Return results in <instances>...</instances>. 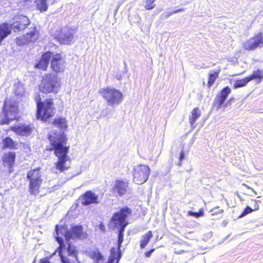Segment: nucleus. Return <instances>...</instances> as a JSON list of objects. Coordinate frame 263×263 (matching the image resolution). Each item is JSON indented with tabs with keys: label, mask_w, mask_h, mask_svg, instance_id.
<instances>
[{
	"label": "nucleus",
	"mask_w": 263,
	"mask_h": 263,
	"mask_svg": "<svg viewBox=\"0 0 263 263\" xmlns=\"http://www.w3.org/2000/svg\"><path fill=\"white\" fill-rule=\"evenodd\" d=\"M40 170L39 168L31 170L27 174V178L29 180L30 193L35 196L39 193V189L43 181Z\"/></svg>",
	"instance_id": "6e6552de"
},
{
	"label": "nucleus",
	"mask_w": 263,
	"mask_h": 263,
	"mask_svg": "<svg viewBox=\"0 0 263 263\" xmlns=\"http://www.w3.org/2000/svg\"><path fill=\"white\" fill-rule=\"evenodd\" d=\"M223 212V210H220L217 212H215L213 213H212V216H214L215 215L218 214H222Z\"/></svg>",
	"instance_id": "a19ab883"
},
{
	"label": "nucleus",
	"mask_w": 263,
	"mask_h": 263,
	"mask_svg": "<svg viewBox=\"0 0 263 263\" xmlns=\"http://www.w3.org/2000/svg\"><path fill=\"white\" fill-rule=\"evenodd\" d=\"M252 211V209L249 206H247L246 208L245 209L242 213L240 216V217H242L243 216H245L247 214L251 213Z\"/></svg>",
	"instance_id": "f704fd0d"
},
{
	"label": "nucleus",
	"mask_w": 263,
	"mask_h": 263,
	"mask_svg": "<svg viewBox=\"0 0 263 263\" xmlns=\"http://www.w3.org/2000/svg\"><path fill=\"white\" fill-rule=\"evenodd\" d=\"M60 82L57 77L53 73L44 76L40 85V90L43 93H57L60 87Z\"/></svg>",
	"instance_id": "0eeeda50"
},
{
	"label": "nucleus",
	"mask_w": 263,
	"mask_h": 263,
	"mask_svg": "<svg viewBox=\"0 0 263 263\" xmlns=\"http://www.w3.org/2000/svg\"><path fill=\"white\" fill-rule=\"evenodd\" d=\"M74 30L67 27L61 29V33L58 36V40L61 44L69 45L74 41Z\"/></svg>",
	"instance_id": "f8f14e48"
},
{
	"label": "nucleus",
	"mask_w": 263,
	"mask_h": 263,
	"mask_svg": "<svg viewBox=\"0 0 263 263\" xmlns=\"http://www.w3.org/2000/svg\"><path fill=\"white\" fill-rule=\"evenodd\" d=\"M130 21L133 22V23H139L141 21V17L139 16V14H136L130 16Z\"/></svg>",
	"instance_id": "72a5a7b5"
},
{
	"label": "nucleus",
	"mask_w": 263,
	"mask_h": 263,
	"mask_svg": "<svg viewBox=\"0 0 263 263\" xmlns=\"http://www.w3.org/2000/svg\"><path fill=\"white\" fill-rule=\"evenodd\" d=\"M13 89L15 95L19 97H22L25 94V91L24 86L20 82L14 83Z\"/></svg>",
	"instance_id": "393cba45"
},
{
	"label": "nucleus",
	"mask_w": 263,
	"mask_h": 263,
	"mask_svg": "<svg viewBox=\"0 0 263 263\" xmlns=\"http://www.w3.org/2000/svg\"><path fill=\"white\" fill-rule=\"evenodd\" d=\"M219 72L216 71H211L209 74L208 85L209 87L211 86L215 82L216 79L218 77Z\"/></svg>",
	"instance_id": "cd10ccee"
},
{
	"label": "nucleus",
	"mask_w": 263,
	"mask_h": 263,
	"mask_svg": "<svg viewBox=\"0 0 263 263\" xmlns=\"http://www.w3.org/2000/svg\"><path fill=\"white\" fill-rule=\"evenodd\" d=\"M51 59V68L52 70L56 73L64 72L66 68V62L61 55L59 53L54 54L52 52Z\"/></svg>",
	"instance_id": "9b49d317"
},
{
	"label": "nucleus",
	"mask_w": 263,
	"mask_h": 263,
	"mask_svg": "<svg viewBox=\"0 0 263 263\" xmlns=\"http://www.w3.org/2000/svg\"><path fill=\"white\" fill-rule=\"evenodd\" d=\"M243 185L246 186H247V185L246 184H243Z\"/></svg>",
	"instance_id": "3c124183"
},
{
	"label": "nucleus",
	"mask_w": 263,
	"mask_h": 263,
	"mask_svg": "<svg viewBox=\"0 0 263 263\" xmlns=\"http://www.w3.org/2000/svg\"><path fill=\"white\" fill-rule=\"evenodd\" d=\"M55 237L60 246L57 249L62 263H70L65 256L66 255L77 259L78 251L77 247L70 242V240L84 239L86 238L87 234L83 231L81 226H74L69 230H66L63 226L55 227Z\"/></svg>",
	"instance_id": "f257e3e1"
},
{
	"label": "nucleus",
	"mask_w": 263,
	"mask_h": 263,
	"mask_svg": "<svg viewBox=\"0 0 263 263\" xmlns=\"http://www.w3.org/2000/svg\"><path fill=\"white\" fill-rule=\"evenodd\" d=\"M149 174L148 166L142 164L137 165L133 171V181L137 184H141L147 180Z\"/></svg>",
	"instance_id": "1a4fd4ad"
},
{
	"label": "nucleus",
	"mask_w": 263,
	"mask_h": 263,
	"mask_svg": "<svg viewBox=\"0 0 263 263\" xmlns=\"http://www.w3.org/2000/svg\"><path fill=\"white\" fill-rule=\"evenodd\" d=\"M184 252V251L183 250H176L174 253L176 254H180L183 253Z\"/></svg>",
	"instance_id": "c03bdc74"
},
{
	"label": "nucleus",
	"mask_w": 263,
	"mask_h": 263,
	"mask_svg": "<svg viewBox=\"0 0 263 263\" xmlns=\"http://www.w3.org/2000/svg\"><path fill=\"white\" fill-rule=\"evenodd\" d=\"M218 206H216V207H215V208H214L213 209H212V210H210V212H213V211H214V210L215 209H218Z\"/></svg>",
	"instance_id": "49530a36"
},
{
	"label": "nucleus",
	"mask_w": 263,
	"mask_h": 263,
	"mask_svg": "<svg viewBox=\"0 0 263 263\" xmlns=\"http://www.w3.org/2000/svg\"><path fill=\"white\" fill-rule=\"evenodd\" d=\"M33 126L31 125H22L16 128L15 132L23 136H29L32 132Z\"/></svg>",
	"instance_id": "412c9836"
},
{
	"label": "nucleus",
	"mask_w": 263,
	"mask_h": 263,
	"mask_svg": "<svg viewBox=\"0 0 263 263\" xmlns=\"http://www.w3.org/2000/svg\"><path fill=\"white\" fill-rule=\"evenodd\" d=\"M184 10H185L184 8H181V9H179L174 10V11H172V12L173 13V14H175V13H178L180 12H183L184 11Z\"/></svg>",
	"instance_id": "58836bf2"
},
{
	"label": "nucleus",
	"mask_w": 263,
	"mask_h": 263,
	"mask_svg": "<svg viewBox=\"0 0 263 263\" xmlns=\"http://www.w3.org/2000/svg\"><path fill=\"white\" fill-rule=\"evenodd\" d=\"M188 215L198 218L203 215V211L201 209L199 210V212H194L190 211L188 212Z\"/></svg>",
	"instance_id": "473e14b6"
},
{
	"label": "nucleus",
	"mask_w": 263,
	"mask_h": 263,
	"mask_svg": "<svg viewBox=\"0 0 263 263\" xmlns=\"http://www.w3.org/2000/svg\"><path fill=\"white\" fill-rule=\"evenodd\" d=\"M40 263H50V261L46 258H42L40 260Z\"/></svg>",
	"instance_id": "ea45409f"
},
{
	"label": "nucleus",
	"mask_w": 263,
	"mask_h": 263,
	"mask_svg": "<svg viewBox=\"0 0 263 263\" xmlns=\"http://www.w3.org/2000/svg\"><path fill=\"white\" fill-rule=\"evenodd\" d=\"M83 205H88L90 204H98L100 203L98 196L91 191L86 192L79 198Z\"/></svg>",
	"instance_id": "4468645a"
},
{
	"label": "nucleus",
	"mask_w": 263,
	"mask_h": 263,
	"mask_svg": "<svg viewBox=\"0 0 263 263\" xmlns=\"http://www.w3.org/2000/svg\"><path fill=\"white\" fill-rule=\"evenodd\" d=\"M65 119L58 118L54 121L55 126L60 129L58 134L54 133V135H49V140L51 147L48 148L49 151H54V154L58 158L55 163V168L60 172L68 170L70 167V158L67 155L69 146L64 144L67 138L64 134V130L67 128Z\"/></svg>",
	"instance_id": "f03ea898"
},
{
	"label": "nucleus",
	"mask_w": 263,
	"mask_h": 263,
	"mask_svg": "<svg viewBox=\"0 0 263 263\" xmlns=\"http://www.w3.org/2000/svg\"><path fill=\"white\" fill-rule=\"evenodd\" d=\"M201 112L199 108H195L191 112V115L189 117L190 123L193 125L196 122V120L200 117Z\"/></svg>",
	"instance_id": "b1692460"
},
{
	"label": "nucleus",
	"mask_w": 263,
	"mask_h": 263,
	"mask_svg": "<svg viewBox=\"0 0 263 263\" xmlns=\"http://www.w3.org/2000/svg\"><path fill=\"white\" fill-rule=\"evenodd\" d=\"M156 0H146L145 8L146 10H151L155 8V2Z\"/></svg>",
	"instance_id": "7c9ffc66"
},
{
	"label": "nucleus",
	"mask_w": 263,
	"mask_h": 263,
	"mask_svg": "<svg viewBox=\"0 0 263 263\" xmlns=\"http://www.w3.org/2000/svg\"><path fill=\"white\" fill-rule=\"evenodd\" d=\"M128 190V182L123 180H117L115 182L112 190L114 193L117 194L119 196H122L126 194Z\"/></svg>",
	"instance_id": "2eb2a0df"
},
{
	"label": "nucleus",
	"mask_w": 263,
	"mask_h": 263,
	"mask_svg": "<svg viewBox=\"0 0 263 263\" xmlns=\"http://www.w3.org/2000/svg\"><path fill=\"white\" fill-rule=\"evenodd\" d=\"M12 24L7 23L0 25V40L3 41L11 32Z\"/></svg>",
	"instance_id": "a211bd4d"
},
{
	"label": "nucleus",
	"mask_w": 263,
	"mask_h": 263,
	"mask_svg": "<svg viewBox=\"0 0 263 263\" xmlns=\"http://www.w3.org/2000/svg\"><path fill=\"white\" fill-rule=\"evenodd\" d=\"M18 114V106L13 101L6 99L4 102L3 111L1 115L0 124H7L14 120Z\"/></svg>",
	"instance_id": "423d86ee"
},
{
	"label": "nucleus",
	"mask_w": 263,
	"mask_h": 263,
	"mask_svg": "<svg viewBox=\"0 0 263 263\" xmlns=\"http://www.w3.org/2000/svg\"><path fill=\"white\" fill-rule=\"evenodd\" d=\"M15 159V153L13 152H8L6 154L4 158V163L5 165H8L9 172H12V167L14 163Z\"/></svg>",
	"instance_id": "6ab92c4d"
},
{
	"label": "nucleus",
	"mask_w": 263,
	"mask_h": 263,
	"mask_svg": "<svg viewBox=\"0 0 263 263\" xmlns=\"http://www.w3.org/2000/svg\"><path fill=\"white\" fill-rule=\"evenodd\" d=\"M263 78V72L261 70L257 69L253 72L250 76L245 79L237 80L234 84V87L237 88L242 87L246 85V84L251 80H255L257 83H260Z\"/></svg>",
	"instance_id": "9d476101"
},
{
	"label": "nucleus",
	"mask_w": 263,
	"mask_h": 263,
	"mask_svg": "<svg viewBox=\"0 0 263 263\" xmlns=\"http://www.w3.org/2000/svg\"><path fill=\"white\" fill-rule=\"evenodd\" d=\"M34 3L36 9L41 13H43L48 9L49 0H35Z\"/></svg>",
	"instance_id": "aec40b11"
},
{
	"label": "nucleus",
	"mask_w": 263,
	"mask_h": 263,
	"mask_svg": "<svg viewBox=\"0 0 263 263\" xmlns=\"http://www.w3.org/2000/svg\"><path fill=\"white\" fill-rule=\"evenodd\" d=\"M99 228L100 229V230H101L102 231H105V227L104 226V224L102 223H101L99 225Z\"/></svg>",
	"instance_id": "79ce46f5"
},
{
	"label": "nucleus",
	"mask_w": 263,
	"mask_h": 263,
	"mask_svg": "<svg viewBox=\"0 0 263 263\" xmlns=\"http://www.w3.org/2000/svg\"><path fill=\"white\" fill-rule=\"evenodd\" d=\"M25 35L27 37V40H28L29 42H33L38 39L39 36V31L36 27H34Z\"/></svg>",
	"instance_id": "4be33fe9"
},
{
	"label": "nucleus",
	"mask_w": 263,
	"mask_h": 263,
	"mask_svg": "<svg viewBox=\"0 0 263 263\" xmlns=\"http://www.w3.org/2000/svg\"><path fill=\"white\" fill-rule=\"evenodd\" d=\"M3 147L4 148H9L10 149H15L16 144L13 140L10 137H6L3 140Z\"/></svg>",
	"instance_id": "a878e982"
},
{
	"label": "nucleus",
	"mask_w": 263,
	"mask_h": 263,
	"mask_svg": "<svg viewBox=\"0 0 263 263\" xmlns=\"http://www.w3.org/2000/svg\"><path fill=\"white\" fill-rule=\"evenodd\" d=\"M258 206H257V208H255V209L257 210V209H258Z\"/></svg>",
	"instance_id": "8fccbe9b"
},
{
	"label": "nucleus",
	"mask_w": 263,
	"mask_h": 263,
	"mask_svg": "<svg viewBox=\"0 0 263 263\" xmlns=\"http://www.w3.org/2000/svg\"><path fill=\"white\" fill-rule=\"evenodd\" d=\"M132 213L131 210L128 207L121 208L119 212L114 214L110 220V227L115 228L119 226L118 239V248L112 247L110 249V255L107 263H118L121 256L120 248L123 241V233L128 224L126 218Z\"/></svg>",
	"instance_id": "7ed1b4c3"
},
{
	"label": "nucleus",
	"mask_w": 263,
	"mask_h": 263,
	"mask_svg": "<svg viewBox=\"0 0 263 263\" xmlns=\"http://www.w3.org/2000/svg\"><path fill=\"white\" fill-rule=\"evenodd\" d=\"M115 78L118 80H121L122 78V76L121 75H119L118 74H117L116 76H115Z\"/></svg>",
	"instance_id": "a18cd8bd"
},
{
	"label": "nucleus",
	"mask_w": 263,
	"mask_h": 263,
	"mask_svg": "<svg viewBox=\"0 0 263 263\" xmlns=\"http://www.w3.org/2000/svg\"><path fill=\"white\" fill-rule=\"evenodd\" d=\"M124 65H125V71H124V73H126L127 70H126V65L125 62H124Z\"/></svg>",
	"instance_id": "de8ad7c7"
},
{
	"label": "nucleus",
	"mask_w": 263,
	"mask_h": 263,
	"mask_svg": "<svg viewBox=\"0 0 263 263\" xmlns=\"http://www.w3.org/2000/svg\"><path fill=\"white\" fill-rule=\"evenodd\" d=\"M89 256L97 261L102 260L103 259V256L100 253L98 249L90 251L89 253Z\"/></svg>",
	"instance_id": "bb28decb"
},
{
	"label": "nucleus",
	"mask_w": 263,
	"mask_h": 263,
	"mask_svg": "<svg viewBox=\"0 0 263 263\" xmlns=\"http://www.w3.org/2000/svg\"><path fill=\"white\" fill-rule=\"evenodd\" d=\"M52 55V52L50 51L43 53L40 61L35 64V67L43 70H46Z\"/></svg>",
	"instance_id": "f3484780"
},
{
	"label": "nucleus",
	"mask_w": 263,
	"mask_h": 263,
	"mask_svg": "<svg viewBox=\"0 0 263 263\" xmlns=\"http://www.w3.org/2000/svg\"><path fill=\"white\" fill-rule=\"evenodd\" d=\"M228 220H223L222 223H221V226L223 227H226L227 226V225L228 224Z\"/></svg>",
	"instance_id": "37998d69"
},
{
	"label": "nucleus",
	"mask_w": 263,
	"mask_h": 263,
	"mask_svg": "<svg viewBox=\"0 0 263 263\" xmlns=\"http://www.w3.org/2000/svg\"><path fill=\"white\" fill-rule=\"evenodd\" d=\"M99 92L107 104L112 107L119 105L123 100L122 92L114 87L108 86L102 88Z\"/></svg>",
	"instance_id": "39448f33"
},
{
	"label": "nucleus",
	"mask_w": 263,
	"mask_h": 263,
	"mask_svg": "<svg viewBox=\"0 0 263 263\" xmlns=\"http://www.w3.org/2000/svg\"><path fill=\"white\" fill-rule=\"evenodd\" d=\"M81 173V172L80 173H78L76 175H78L79 174H80Z\"/></svg>",
	"instance_id": "09e8293b"
},
{
	"label": "nucleus",
	"mask_w": 263,
	"mask_h": 263,
	"mask_svg": "<svg viewBox=\"0 0 263 263\" xmlns=\"http://www.w3.org/2000/svg\"><path fill=\"white\" fill-rule=\"evenodd\" d=\"M172 14H173V13L172 12H164L161 15V18H168Z\"/></svg>",
	"instance_id": "c9c22d12"
},
{
	"label": "nucleus",
	"mask_w": 263,
	"mask_h": 263,
	"mask_svg": "<svg viewBox=\"0 0 263 263\" xmlns=\"http://www.w3.org/2000/svg\"><path fill=\"white\" fill-rule=\"evenodd\" d=\"M226 99L224 97H222L220 95H218L216 98L215 99V102L218 104V108H220L222 107L223 104H224Z\"/></svg>",
	"instance_id": "c756f323"
},
{
	"label": "nucleus",
	"mask_w": 263,
	"mask_h": 263,
	"mask_svg": "<svg viewBox=\"0 0 263 263\" xmlns=\"http://www.w3.org/2000/svg\"><path fill=\"white\" fill-rule=\"evenodd\" d=\"M184 158V153L183 151H182L180 153L179 159H180V162L178 163L179 165H181V161Z\"/></svg>",
	"instance_id": "4c0bfd02"
},
{
	"label": "nucleus",
	"mask_w": 263,
	"mask_h": 263,
	"mask_svg": "<svg viewBox=\"0 0 263 263\" xmlns=\"http://www.w3.org/2000/svg\"><path fill=\"white\" fill-rule=\"evenodd\" d=\"M16 44L18 46L24 45L29 42L26 35L18 36L16 39Z\"/></svg>",
	"instance_id": "c85d7f7f"
},
{
	"label": "nucleus",
	"mask_w": 263,
	"mask_h": 263,
	"mask_svg": "<svg viewBox=\"0 0 263 263\" xmlns=\"http://www.w3.org/2000/svg\"><path fill=\"white\" fill-rule=\"evenodd\" d=\"M152 237L153 235L151 231H148L141 236L140 243L141 249H144Z\"/></svg>",
	"instance_id": "5701e85b"
},
{
	"label": "nucleus",
	"mask_w": 263,
	"mask_h": 263,
	"mask_svg": "<svg viewBox=\"0 0 263 263\" xmlns=\"http://www.w3.org/2000/svg\"><path fill=\"white\" fill-rule=\"evenodd\" d=\"M40 95H36L35 101L36 102V118L46 121L53 115V103L51 99H46L44 102L41 101Z\"/></svg>",
	"instance_id": "20e7f679"
},
{
	"label": "nucleus",
	"mask_w": 263,
	"mask_h": 263,
	"mask_svg": "<svg viewBox=\"0 0 263 263\" xmlns=\"http://www.w3.org/2000/svg\"><path fill=\"white\" fill-rule=\"evenodd\" d=\"M30 24L29 18L24 15H19L14 16L12 24V29L14 32H18L25 29Z\"/></svg>",
	"instance_id": "ddd939ff"
},
{
	"label": "nucleus",
	"mask_w": 263,
	"mask_h": 263,
	"mask_svg": "<svg viewBox=\"0 0 263 263\" xmlns=\"http://www.w3.org/2000/svg\"><path fill=\"white\" fill-rule=\"evenodd\" d=\"M155 250V249H152L150 250H149L148 251L146 252L144 254L145 256L146 257H148V258L150 257L152 254L153 253V252H154Z\"/></svg>",
	"instance_id": "e433bc0d"
},
{
	"label": "nucleus",
	"mask_w": 263,
	"mask_h": 263,
	"mask_svg": "<svg viewBox=\"0 0 263 263\" xmlns=\"http://www.w3.org/2000/svg\"><path fill=\"white\" fill-rule=\"evenodd\" d=\"M263 42L262 33L249 39L243 44V48L247 50H252L256 49Z\"/></svg>",
	"instance_id": "dca6fc26"
},
{
	"label": "nucleus",
	"mask_w": 263,
	"mask_h": 263,
	"mask_svg": "<svg viewBox=\"0 0 263 263\" xmlns=\"http://www.w3.org/2000/svg\"><path fill=\"white\" fill-rule=\"evenodd\" d=\"M230 92L231 89L229 87H226L220 91L219 95L227 99Z\"/></svg>",
	"instance_id": "2f4dec72"
}]
</instances>
